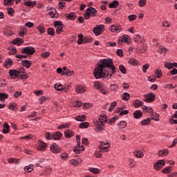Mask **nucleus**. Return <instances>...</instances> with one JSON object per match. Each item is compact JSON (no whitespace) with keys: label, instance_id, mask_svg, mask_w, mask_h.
Instances as JSON below:
<instances>
[{"label":"nucleus","instance_id":"nucleus-57","mask_svg":"<svg viewBox=\"0 0 177 177\" xmlns=\"http://www.w3.org/2000/svg\"><path fill=\"white\" fill-rule=\"evenodd\" d=\"M82 145H85L86 146H88V145H89V140H88V138H83L82 139Z\"/></svg>","mask_w":177,"mask_h":177},{"label":"nucleus","instance_id":"nucleus-40","mask_svg":"<svg viewBox=\"0 0 177 177\" xmlns=\"http://www.w3.org/2000/svg\"><path fill=\"white\" fill-rule=\"evenodd\" d=\"M83 43H84V35L80 33L78 35L77 44L79 45H82V44H83Z\"/></svg>","mask_w":177,"mask_h":177},{"label":"nucleus","instance_id":"nucleus-63","mask_svg":"<svg viewBox=\"0 0 177 177\" xmlns=\"http://www.w3.org/2000/svg\"><path fill=\"white\" fill-rule=\"evenodd\" d=\"M16 107H17V104H10L9 106H8V109L10 110H15V109H16Z\"/></svg>","mask_w":177,"mask_h":177},{"label":"nucleus","instance_id":"nucleus-32","mask_svg":"<svg viewBox=\"0 0 177 177\" xmlns=\"http://www.w3.org/2000/svg\"><path fill=\"white\" fill-rule=\"evenodd\" d=\"M12 61L10 59H6L3 66L6 68H9V67H10V66L12 64Z\"/></svg>","mask_w":177,"mask_h":177},{"label":"nucleus","instance_id":"nucleus-18","mask_svg":"<svg viewBox=\"0 0 177 177\" xmlns=\"http://www.w3.org/2000/svg\"><path fill=\"white\" fill-rule=\"evenodd\" d=\"M142 117H143V113H142V111L136 110L133 113V118H136V120H139V118H142Z\"/></svg>","mask_w":177,"mask_h":177},{"label":"nucleus","instance_id":"nucleus-28","mask_svg":"<svg viewBox=\"0 0 177 177\" xmlns=\"http://www.w3.org/2000/svg\"><path fill=\"white\" fill-rule=\"evenodd\" d=\"M122 39L123 42H126V44H131V37L127 35H124L122 37Z\"/></svg>","mask_w":177,"mask_h":177},{"label":"nucleus","instance_id":"nucleus-55","mask_svg":"<svg viewBox=\"0 0 177 177\" xmlns=\"http://www.w3.org/2000/svg\"><path fill=\"white\" fill-rule=\"evenodd\" d=\"M7 12L10 16H13V13H15V10L12 8H7Z\"/></svg>","mask_w":177,"mask_h":177},{"label":"nucleus","instance_id":"nucleus-54","mask_svg":"<svg viewBox=\"0 0 177 177\" xmlns=\"http://www.w3.org/2000/svg\"><path fill=\"white\" fill-rule=\"evenodd\" d=\"M45 138L47 139V140H52V136H50V133L49 131H46L45 133Z\"/></svg>","mask_w":177,"mask_h":177},{"label":"nucleus","instance_id":"nucleus-4","mask_svg":"<svg viewBox=\"0 0 177 177\" xmlns=\"http://www.w3.org/2000/svg\"><path fill=\"white\" fill-rule=\"evenodd\" d=\"M10 77L12 79L17 78L21 74H24V68H21L19 71L12 70L9 72Z\"/></svg>","mask_w":177,"mask_h":177},{"label":"nucleus","instance_id":"nucleus-33","mask_svg":"<svg viewBox=\"0 0 177 177\" xmlns=\"http://www.w3.org/2000/svg\"><path fill=\"white\" fill-rule=\"evenodd\" d=\"M118 127L120 128V129H124L127 127V122L124 120H122L118 124Z\"/></svg>","mask_w":177,"mask_h":177},{"label":"nucleus","instance_id":"nucleus-41","mask_svg":"<svg viewBox=\"0 0 177 177\" xmlns=\"http://www.w3.org/2000/svg\"><path fill=\"white\" fill-rule=\"evenodd\" d=\"M118 6V1L117 0L113 1L112 3L109 4V8H115Z\"/></svg>","mask_w":177,"mask_h":177},{"label":"nucleus","instance_id":"nucleus-44","mask_svg":"<svg viewBox=\"0 0 177 177\" xmlns=\"http://www.w3.org/2000/svg\"><path fill=\"white\" fill-rule=\"evenodd\" d=\"M15 3V0H4V5L8 6H12Z\"/></svg>","mask_w":177,"mask_h":177},{"label":"nucleus","instance_id":"nucleus-3","mask_svg":"<svg viewBox=\"0 0 177 177\" xmlns=\"http://www.w3.org/2000/svg\"><path fill=\"white\" fill-rule=\"evenodd\" d=\"M96 13H97V10H96V8L93 7H89L87 9L86 12L84 14V19L86 20H89L91 17H93V16H96Z\"/></svg>","mask_w":177,"mask_h":177},{"label":"nucleus","instance_id":"nucleus-14","mask_svg":"<svg viewBox=\"0 0 177 177\" xmlns=\"http://www.w3.org/2000/svg\"><path fill=\"white\" fill-rule=\"evenodd\" d=\"M151 120H153V121H160V119H156L154 118H151V119L149 118L145 119L143 120H142L140 122L141 125H149V124H150V122L151 121Z\"/></svg>","mask_w":177,"mask_h":177},{"label":"nucleus","instance_id":"nucleus-59","mask_svg":"<svg viewBox=\"0 0 177 177\" xmlns=\"http://www.w3.org/2000/svg\"><path fill=\"white\" fill-rule=\"evenodd\" d=\"M129 162L130 168H133V167H135V161L133 159H129Z\"/></svg>","mask_w":177,"mask_h":177},{"label":"nucleus","instance_id":"nucleus-27","mask_svg":"<svg viewBox=\"0 0 177 177\" xmlns=\"http://www.w3.org/2000/svg\"><path fill=\"white\" fill-rule=\"evenodd\" d=\"M76 121L82 122L84 121H85L86 120V116H85V115H77L75 118Z\"/></svg>","mask_w":177,"mask_h":177},{"label":"nucleus","instance_id":"nucleus-46","mask_svg":"<svg viewBox=\"0 0 177 177\" xmlns=\"http://www.w3.org/2000/svg\"><path fill=\"white\" fill-rule=\"evenodd\" d=\"M129 63L132 66H136L138 64V61L135 59V58H131L129 60Z\"/></svg>","mask_w":177,"mask_h":177},{"label":"nucleus","instance_id":"nucleus-21","mask_svg":"<svg viewBox=\"0 0 177 177\" xmlns=\"http://www.w3.org/2000/svg\"><path fill=\"white\" fill-rule=\"evenodd\" d=\"M165 67H166V68H168L169 70H171V68H174V67H177V64L176 62H165Z\"/></svg>","mask_w":177,"mask_h":177},{"label":"nucleus","instance_id":"nucleus-5","mask_svg":"<svg viewBox=\"0 0 177 177\" xmlns=\"http://www.w3.org/2000/svg\"><path fill=\"white\" fill-rule=\"evenodd\" d=\"M103 31H104V25H98L93 28V32L97 37V35H100V34H103Z\"/></svg>","mask_w":177,"mask_h":177},{"label":"nucleus","instance_id":"nucleus-15","mask_svg":"<svg viewBox=\"0 0 177 177\" xmlns=\"http://www.w3.org/2000/svg\"><path fill=\"white\" fill-rule=\"evenodd\" d=\"M70 162L72 165H74V167H78V165L82 164V159L80 158L77 159H72L70 160Z\"/></svg>","mask_w":177,"mask_h":177},{"label":"nucleus","instance_id":"nucleus-6","mask_svg":"<svg viewBox=\"0 0 177 177\" xmlns=\"http://www.w3.org/2000/svg\"><path fill=\"white\" fill-rule=\"evenodd\" d=\"M165 165V160H158L156 162L154 163L153 169L155 171H160Z\"/></svg>","mask_w":177,"mask_h":177},{"label":"nucleus","instance_id":"nucleus-62","mask_svg":"<svg viewBox=\"0 0 177 177\" xmlns=\"http://www.w3.org/2000/svg\"><path fill=\"white\" fill-rule=\"evenodd\" d=\"M24 171H25V172H28V174H30V172H32V168H31L28 166H26L24 167Z\"/></svg>","mask_w":177,"mask_h":177},{"label":"nucleus","instance_id":"nucleus-11","mask_svg":"<svg viewBox=\"0 0 177 177\" xmlns=\"http://www.w3.org/2000/svg\"><path fill=\"white\" fill-rule=\"evenodd\" d=\"M110 147V144L109 142H104V141H101L100 142L99 149L101 151H109L107 149Z\"/></svg>","mask_w":177,"mask_h":177},{"label":"nucleus","instance_id":"nucleus-13","mask_svg":"<svg viewBox=\"0 0 177 177\" xmlns=\"http://www.w3.org/2000/svg\"><path fill=\"white\" fill-rule=\"evenodd\" d=\"M39 147L38 150H41V151H45L46 150V147H48V144L44 141L39 140Z\"/></svg>","mask_w":177,"mask_h":177},{"label":"nucleus","instance_id":"nucleus-12","mask_svg":"<svg viewBox=\"0 0 177 177\" xmlns=\"http://www.w3.org/2000/svg\"><path fill=\"white\" fill-rule=\"evenodd\" d=\"M51 138L53 140H60L63 138V133L60 131H55L51 136Z\"/></svg>","mask_w":177,"mask_h":177},{"label":"nucleus","instance_id":"nucleus-51","mask_svg":"<svg viewBox=\"0 0 177 177\" xmlns=\"http://www.w3.org/2000/svg\"><path fill=\"white\" fill-rule=\"evenodd\" d=\"M47 32L48 35H51V37H53L55 35V30L52 28H49L47 30Z\"/></svg>","mask_w":177,"mask_h":177},{"label":"nucleus","instance_id":"nucleus-30","mask_svg":"<svg viewBox=\"0 0 177 177\" xmlns=\"http://www.w3.org/2000/svg\"><path fill=\"white\" fill-rule=\"evenodd\" d=\"M142 110L146 113H149V114H151V113H153V108L148 107L147 106H143L142 107Z\"/></svg>","mask_w":177,"mask_h":177},{"label":"nucleus","instance_id":"nucleus-24","mask_svg":"<svg viewBox=\"0 0 177 177\" xmlns=\"http://www.w3.org/2000/svg\"><path fill=\"white\" fill-rule=\"evenodd\" d=\"M23 42H24V41H23V39L19 37L12 40V44L14 45H18V46H20V45H21Z\"/></svg>","mask_w":177,"mask_h":177},{"label":"nucleus","instance_id":"nucleus-31","mask_svg":"<svg viewBox=\"0 0 177 177\" xmlns=\"http://www.w3.org/2000/svg\"><path fill=\"white\" fill-rule=\"evenodd\" d=\"M172 169H174V168H172L171 166L165 167L164 169L162 170V174H170Z\"/></svg>","mask_w":177,"mask_h":177},{"label":"nucleus","instance_id":"nucleus-38","mask_svg":"<svg viewBox=\"0 0 177 177\" xmlns=\"http://www.w3.org/2000/svg\"><path fill=\"white\" fill-rule=\"evenodd\" d=\"M66 17L70 20H75V13L71 12L70 14H66Z\"/></svg>","mask_w":177,"mask_h":177},{"label":"nucleus","instance_id":"nucleus-19","mask_svg":"<svg viewBox=\"0 0 177 177\" xmlns=\"http://www.w3.org/2000/svg\"><path fill=\"white\" fill-rule=\"evenodd\" d=\"M158 154L159 157H165V156H168V154H169V150L165 149L160 150Z\"/></svg>","mask_w":177,"mask_h":177},{"label":"nucleus","instance_id":"nucleus-37","mask_svg":"<svg viewBox=\"0 0 177 177\" xmlns=\"http://www.w3.org/2000/svg\"><path fill=\"white\" fill-rule=\"evenodd\" d=\"M129 99H131V95H129V93H124L122 94V100H125L126 102H128V100H129Z\"/></svg>","mask_w":177,"mask_h":177},{"label":"nucleus","instance_id":"nucleus-43","mask_svg":"<svg viewBox=\"0 0 177 177\" xmlns=\"http://www.w3.org/2000/svg\"><path fill=\"white\" fill-rule=\"evenodd\" d=\"M155 74L157 78H161V77H162V73H161V69L160 68L155 70Z\"/></svg>","mask_w":177,"mask_h":177},{"label":"nucleus","instance_id":"nucleus-20","mask_svg":"<svg viewBox=\"0 0 177 177\" xmlns=\"http://www.w3.org/2000/svg\"><path fill=\"white\" fill-rule=\"evenodd\" d=\"M64 136L66 139H70V138L74 136V131H71V129H68L67 131H64Z\"/></svg>","mask_w":177,"mask_h":177},{"label":"nucleus","instance_id":"nucleus-35","mask_svg":"<svg viewBox=\"0 0 177 177\" xmlns=\"http://www.w3.org/2000/svg\"><path fill=\"white\" fill-rule=\"evenodd\" d=\"M9 55H16L17 53V50L16 49V47H9Z\"/></svg>","mask_w":177,"mask_h":177},{"label":"nucleus","instance_id":"nucleus-26","mask_svg":"<svg viewBox=\"0 0 177 177\" xmlns=\"http://www.w3.org/2000/svg\"><path fill=\"white\" fill-rule=\"evenodd\" d=\"M79 128H80V129H86L87 128H89V122H84L80 123Z\"/></svg>","mask_w":177,"mask_h":177},{"label":"nucleus","instance_id":"nucleus-60","mask_svg":"<svg viewBox=\"0 0 177 177\" xmlns=\"http://www.w3.org/2000/svg\"><path fill=\"white\" fill-rule=\"evenodd\" d=\"M149 64H146L142 66V71L143 73H147V70L149 68Z\"/></svg>","mask_w":177,"mask_h":177},{"label":"nucleus","instance_id":"nucleus-64","mask_svg":"<svg viewBox=\"0 0 177 177\" xmlns=\"http://www.w3.org/2000/svg\"><path fill=\"white\" fill-rule=\"evenodd\" d=\"M168 177H176L177 176V172H170L168 175Z\"/></svg>","mask_w":177,"mask_h":177},{"label":"nucleus","instance_id":"nucleus-22","mask_svg":"<svg viewBox=\"0 0 177 177\" xmlns=\"http://www.w3.org/2000/svg\"><path fill=\"white\" fill-rule=\"evenodd\" d=\"M110 30L112 32H121V27L117 26L115 25H112L110 28Z\"/></svg>","mask_w":177,"mask_h":177},{"label":"nucleus","instance_id":"nucleus-48","mask_svg":"<svg viewBox=\"0 0 177 177\" xmlns=\"http://www.w3.org/2000/svg\"><path fill=\"white\" fill-rule=\"evenodd\" d=\"M94 154L96 158H102V157H103V156L102 155V150H100V151H95Z\"/></svg>","mask_w":177,"mask_h":177},{"label":"nucleus","instance_id":"nucleus-42","mask_svg":"<svg viewBox=\"0 0 177 177\" xmlns=\"http://www.w3.org/2000/svg\"><path fill=\"white\" fill-rule=\"evenodd\" d=\"M22 64L23 66L26 67V68H30V66H31V62H30V61L28 60H24L22 61Z\"/></svg>","mask_w":177,"mask_h":177},{"label":"nucleus","instance_id":"nucleus-56","mask_svg":"<svg viewBox=\"0 0 177 177\" xmlns=\"http://www.w3.org/2000/svg\"><path fill=\"white\" fill-rule=\"evenodd\" d=\"M21 95H23V93H21V91H16L13 94V96L15 99H17L19 96H21Z\"/></svg>","mask_w":177,"mask_h":177},{"label":"nucleus","instance_id":"nucleus-17","mask_svg":"<svg viewBox=\"0 0 177 177\" xmlns=\"http://www.w3.org/2000/svg\"><path fill=\"white\" fill-rule=\"evenodd\" d=\"M10 129V126H9V124L6 122L3 125V130H2L3 133L4 134L9 133Z\"/></svg>","mask_w":177,"mask_h":177},{"label":"nucleus","instance_id":"nucleus-1","mask_svg":"<svg viewBox=\"0 0 177 177\" xmlns=\"http://www.w3.org/2000/svg\"><path fill=\"white\" fill-rule=\"evenodd\" d=\"M113 74H115V66H113L111 59H101L93 72L96 80L111 78Z\"/></svg>","mask_w":177,"mask_h":177},{"label":"nucleus","instance_id":"nucleus-16","mask_svg":"<svg viewBox=\"0 0 177 177\" xmlns=\"http://www.w3.org/2000/svg\"><path fill=\"white\" fill-rule=\"evenodd\" d=\"M144 103L143 101L139 100V99H136L133 102V106H134V107L136 109H138V107H141L142 106H143Z\"/></svg>","mask_w":177,"mask_h":177},{"label":"nucleus","instance_id":"nucleus-8","mask_svg":"<svg viewBox=\"0 0 177 177\" xmlns=\"http://www.w3.org/2000/svg\"><path fill=\"white\" fill-rule=\"evenodd\" d=\"M144 97L145 98L144 102H146L147 103H153V102L156 100V95H154L153 93H149L147 95H145Z\"/></svg>","mask_w":177,"mask_h":177},{"label":"nucleus","instance_id":"nucleus-2","mask_svg":"<svg viewBox=\"0 0 177 177\" xmlns=\"http://www.w3.org/2000/svg\"><path fill=\"white\" fill-rule=\"evenodd\" d=\"M107 122V115L102 113L99 117V121L96 122L95 132H102L104 131V123Z\"/></svg>","mask_w":177,"mask_h":177},{"label":"nucleus","instance_id":"nucleus-52","mask_svg":"<svg viewBox=\"0 0 177 177\" xmlns=\"http://www.w3.org/2000/svg\"><path fill=\"white\" fill-rule=\"evenodd\" d=\"M165 88L167 89H175L177 88V85L176 84H167Z\"/></svg>","mask_w":177,"mask_h":177},{"label":"nucleus","instance_id":"nucleus-36","mask_svg":"<svg viewBox=\"0 0 177 177\" xmlns=\"http://www.w3.org/2000/svg\"><path fill=\"white\" fill-rule=\"evenodd\" d=\"M115 107H117V102L115 101H114L111 103L110 108L109 109V111L110 113H111V111H113V110H114V109H115Z\"/></svg>","mask_w":177,"mask_h":177},{"label":"nucleus","instance_id":"nucleus-29","mask_svg":"<svg viewBox=\"0 0 177 177\" xmlns=\"http://www.w3.org/2000/svg\"><path fill=\"white\" fill-rule=\"evenodd\" d=\"M88 171H90V172H92V174H94V175H97L100 173V169L95 167H90L88 169Z\"/></svg>","mask_w":177,"mask_h":177},{"label":"nucleus","instance_id":"nucleus-23","mask_svg":"<svg viewBox=\"0 0 177 177\" xmlns=\"http://www.w3.org/2000/svg\"><path fill=\"white\" fill-rule=\"evenodd\" d=\"M94 88H95V89H103L104 88V84L100 82H95L94 83Z\"/></svg>","mask_w":177,"mask_h":177},{"label":"nucleus","instance_id":"nucleus-45","mask_svg":"<svg viewBox=\"0 0 177 177\" xmlns=\"http://www.w3.org/2000/svg\"><path fill=\"white\" fill-rule=\"evenodd\" d=\"M9 97V95L3 93H0V100H5V99H8Z\"/></svg>","mask_w":177,"mask_h":177},{"label":"nucleus","instance_id":"nucleus-39","mask_svg":"<svg viewBox=\"0 0 177 177\" xmlns=\"http://www.w3.org/2000/svg\"><path fill=\"white\" fill-rule=\"evenodd\" d=\"M134 153H137L135 154V157L137 158H142V157H143V152H142V151L135 150Z\"/></svg>","mask_w":177,"mask_h":177},{"label":"nucleus","instance_id":"nucleus-7","mask_svg":"<svg viewBox=\"0 0 177 177\" xmlns=\"http://www.w3.org/2000/svg\"><path fill=\"white\" fill-rule=\"evenodd\" d=\"M50 150L54 154H57V153H62V148L57 145L56 142H53L50 146Z\"/></svg>","mask_w":177,"mask_h":177},{"label":"nucleus","instance_id":"nucleus-61","mask_svg":"<svg viewBox=\"0 0 177 177\" xmlns=\"http://www.w3.org/2000/svg\"><path fill=\"white\" fill-rule=\"evenodd\" d=\"M33 93H35L37 96H42V95H44V91L41 90L36 91H34Z\"/></svg>","mask_w":177,"mask_h":177},{"label":"nucleus","instance_id":"nucleus-50","mask_svg":"<svg viewBox=\"0 0 177 177\" xmlns=\"http://www.w3.org/2000/svg\"><path fill=\"white\" fill-rule=\"evenodd\" d=\"M119 70L120 72L122 73V74H127V68H125V66H124V65L119 66Z\"/></svg>","mask_w":177,"mask_h":177},{"label":"nucleus","instance_id":"nucleus-47","mask_svg":"<svg viewBox=\"0 0 177 177\" xmlns=\"http://www.w3.org/2000/svg\"><path fill=\"white\" fill-rule=\"evenodd\" d=\"M118 115H115L114 117H113L112 118L110 119L109 120V124L111 125V124H115V121H117V120H118Z\"/></svg>","mask_w":177,"mask_h":177},{"label":"nucleus","instance_id":"nucleus-58","mask_svg":"<svg viewBox=\"0 0 177 177\" xmlns=\"http://www.w3.org/2000/svg\"><path fill=\"white\" fill-rule=\"evenodd\" d=\"M66 128H70V124L66 123L58 127V129H64Z\"/></svg>","mask_w":177,"mask_h":177},{"label":"nucleus","instance_id":"nucleus-10","mask_svg":"<svg viewBox=\"0 0 177 177\" xmlns=\"http://www.w3.org/2000/svg\"><path fill=\"white\" fill-rule=\"evenodd\" d=\"M21 53H26V55H34V53H35V48L31 46L25 47L22 48Z\"/></svg>","mask_w":177,"mask_h":177},{"label":"nucleus","instance_id":"nucleus-53","mask_svg":"<svg viewBox=\"0 0 177 177\" xmlns=\"http://www.w3.org/2000/svg\"><path fill=\"white\" fill-rule=\"evenodd\" d=\"M60 158L62 160H66L68 158V154H67V153H62L60 155Z\"/></svg>","mask_w":177,"mask_h":177},{"label":"nucleus","instance_id":"nucleus-25","mask_svg":"<svg viewBox=\"0 0 177 177\" xmlns=\"http://www.w3.org/2000/svg\"><path fill=\"white\" fill-rule=\"evenodd\" d=\"M25 6H30V8H34L35 5H37V1H27L24 2Z\"/></svg>","mask_w":177,"mask_h":177},{"label":"nucleus","instance_id":"nucleus-34","mask_svg":"<svg viewBox=\"0 0 177 177\" xmlns=\"http://www.w3.org/2000/svg\"><path fill=\"white\" fill-rule=\"evenodd\" d=\"M50 100V98L46 97L45 95H43L39 98V104H42L43 103H45L46 100Z\"/></svg>","mask_w":177,"mask_h":177},{"label":"nucleus","instance_id":"nucleus-49","mask_svg":"<svg viewBox=\"0 0 177 177\" xmlns=\"http://www.w3.org/2000/svg\"><path fill=\"white\" fill-rule=\"evenodd\" d=\"M158 52L159 53H162L164 55L167 52V48H165L162 46H160L158 48Z\"/></svg>","mask_w":177,"mask_h":177},{"label":"nucleus","instance_id":"nucleus-9","mask_svg":"<svg viewBox=\"0 0 177 177\" xmlns=\"http://www.w3.org/2000/svg\"><path fill=\"white\" fill-rule=\"evenodd\" d=\"M54 27L56 28V32L57 34H60L62 31H63V28L64 27V25L60 21H55L54 22Z\"/></svg>","mask_w":177,"mask_h":177}]
</instances>
